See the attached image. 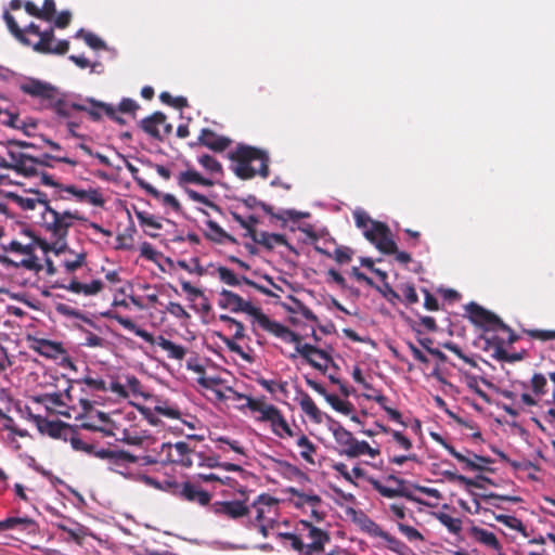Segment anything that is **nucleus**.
Wrapping results in <instances>:
<instances>
[{"instance_id": "f257e3e1", "label": "nucleus", "mask_w": 555, "mask_h": 555, "mask_svg": "<svg viewBox=\"0 0 555 555\" xmlns=\"http://www.w3.org/2000/svg\"><path fill=\"white\" fill-rule=\"evenodd\" d=\"M3 20L10 34L23 46L31 47L40 54L64 55L69 50L68 40H56L53 27L41 30L40 27L30 23L25 28H21L14 16L5 10Z\"/></svg>"}, {"instance_id": "f03ea898", "label": "nucleus", "mask_w": 555, "mask_h": 555, "mask_svg": "<svg viewBox=\"0 0 555 555\" xmlns=\"http://www.w3.org/2000/svg\"><path fill=\"white\" fill-rule=\"evenodd\" d=\"M18 89L38 100L40 108L51 111L59 120L70 119L74 111L86 109L85 104L69 100L55 86L37 78H26L18 83Z\"/></svg>"}, {"instance_id": "7ed1b4c3", "label": "nucleus", "mask_w": 555, "mask_h": 555, "mask_svg": "<svg viewBox=\"0 0 555 555\" xmlns=\"http://www.w3.org/2000/svg\"><path fill=\"white\" fill-rule=\"evenodd\" d=\"M231 166L236 177L242 180L253 179L256 175L267 178L269 176V157L266 152L245 144H238L229 154Z\"/></svg>"}, {"instance_id": "20e7f679", "label": "nucleus", "mask_w": 555, "mask_h": 555, "mask_svg": "<svg viewBox=\"0 0 555 555\" xmlns=\"http://www.w3.org/2000/svg\"><path fill=\"white\" fill-rule=\"evenodd\" d=\"M353 218L357 228L362 230L364 237L380 253L389 255L396 251V242L386 223L373 220L363 209L354 210Z\"/></svg>"}, {"instance_id": "39448f33", "label": "nucleus", "mask_w": 555, "mask_h": 555, "mask_svg": "<svg viewBox=\"0 0 555 555\" xmlns=\"http://www.w3.org/2000/svg\"><path fill=\"white\" fill-rule=\"evenodd\" d=\"M67 441L70 442V446L74 450L85 452L101 460H108L112 464L117 466L133 464V462L137 461L135 455L128 451L109 449L95 450L92 443L83 441L78 436V433L74 426L72 427V433L67 436Z\"/></svg>"}, {"instance_id": "423d86ee", "label": "nucleus", "mask_w": 555, "mask_h": 555, "mask_svg": "<svg viewBox=\"0 0 555 555\" xmlns=\"http://www.w3.org/2000/svg\"><path fill=\"white\" fill-rule=\"evenodd\" d=\"M301 339L302 338L299 334L293 332L289 328L283 338V340L286 343L295 344L296 353L300 354L312 367L324 374L327 370V364H334L333 358L324 349H320L310 344H301Z\"/></svg>"}, {"instance_id": "0eeeda50", "label": "nucleus", "mask_w": 555, "mask_h": 555, "mask_svg": "<svg viewBox=\"0 0 555 555\" xmlns=\"http://www.w3.org/2000/svg\"><path fill=\"white\" fill-rule=\"evenodd\" d=\"M165 489L182 501L196 503L206 506L211 500V494L203 490L198 485L190 480L178 482L176 480H166Z\"/></svg>"}, {"instance_id": "6e6552de", "label": "nucleus", "mask_w": 555, "mask_h": 555, "mask_svg": "<svg viewBox=\"0 0 555 555\" xmlns=\"http://www.w3.org/2000/svg\"><path fill=\"white\" fill-rule=\"evenodd\" d=\"M46 229L52 233L57 240L54 244L56 246L60 242H64L69 228L73 225V220H85L77 211L72 212L69 210L60 212L56 209H50V212L43 215Z\"/></svg>"}, {"instance_id": "1a4fd4ad", "label": "nucleus", "mask_w": 555, "mask_h": 555, "mask_svg": "<svg viewBox=\"0 0 555 555\" xmlns=\"http://www.w3.org/2000/svg\"><path fill=\"white\" fill-rule=\"evenodd\" d=\"M160 453H166L162 462L179 464L186 468L194 465V459H202V453L191 449L184 441H179L175 444L169 442L163 443Z\"/></svg>"}, {"instance_id": "9d476101", "label": "nucleus", "mask_w": 555, "mask_h": 555, "mask_svg": "<svg viewBox=\"0 0 555 555\" xmlns=\"http://www.w3.org/2000/svg\"><path fill=\"white\" fill-rule=\"evenodd\" d=\"M333 437L335 442L338 444V453L350 459L358 457L359 451L361 452L365 444L360 443L353 435L341 425H337L333 428Z\"/></svg>"}, {"instance_id": "9b49d317", "label": "nucleus", "mask_w": 555, "mask_h": 555, "mask_svg": "<svg viewBox=\"0 0 555 555\" xmlns=\"http://www.w3.org/2000/svg\"><path fill=\"white\" fill-rule=\"evenodd\" d=\"M140 127L145 133L158 141H163L165 137L172 132V125L167 122V117L162 112H155L143 118Z\"/></svg>"}, {"instance_id": "f8f14e48", "label": "nucleus", "mask_w": 555, "mask_h": 555, "mask_svg": "<svg viewBox=\"0 0 555 555\" xmlns=\"http://www.w3.org/2000/svg\"><path fill=\"white\" fill-rule=\"evenodd\" d=\"M218 305L222 309H228L232 312H245L251 317H255L259 308L251 305V302L244 300L240 295L222 289L219 293Z\"/></svg>"}, {"instance_id": "ddd939ff", "label": "nucleus", "mask_w": 555, "mask_h": 555, "mask_svg": "<svg viewBox=\"0 0 555 555\" xmlns=\"http://www.w3.org/2000/svg\"><path fill=\"white\" fill-rule=\"evenodd\" d=\"M466 312L469 320L478 326L489 325L498 328H507V324H505L496 314L476 302H469L466 306Z\"/></svg>"}, {"instance_id": "4468645a", "label": "nucleus", "mask_w": 555, "mask_h": 555, "mask_svg": "<svg viewBox=\"0 0 555 555\" xmlns=\"http://www.w3.org/2000/svg\"><path fill=\"white\" fill-rule=\"evenodd\" d=\"M34 160L22 152L15 149L10 150L7 146V156L0 154V167L3 169L14 170L16 173L25 177V172H29L30 164Z\"/></svg>"}, {"instance_id": "2eb2a0df", "label": "nucleus", "mask_w": 555, "mask_h": 555, "mask_svg": "<svg viewBox=\"0 0 555 555\" xmlns=\"http://www.w3.org/2000/svg\"><path fill=\"white\" fill-rule=\"evenodd\" d=\"M242 203L249 209L260 207L266 214L282 221H286L287 219L298 221L300 219L309 217L308 212H301L294 209H286L281 211L280 214H275L273 212L272 206L266 204L264 202L258 201L255 195H248L247 197L242 199Z\"/></svg>"}, {"instance_id": "dca6fc26", "label": "nucleus", "mask_w": 555, "mask_h": 555, "mask_svg": "<svg viewBox=\"0 0 555 555\" xmlns=\"http://www.w3.org/2000/svg\"><path fill=\"white\" fill-rule=\"evenodd\" d=\"M29 348L40 356L56 360L60 357L66 356L67 351L60 341H53L44 338L28 337Z\"/></svg>"}, {"instance_id": "f3484780", "label": "nucleus", "mask_w": 555, "mask_h": 555, "mask_svg": "<svg viewBox=\"0 0 555 555\" xmlns=\"http://www.w3.org/2000/svg\"><path fill=\"white\" fill-rule=\"evenodd\" d=\"M35 422L38 430L42 435H47L54 439H63L67 441L68 434L72 433V425L64 423L60 420L50 421L42 416H35Z\"/></svg>"}, {"instance_id": "a211bd4d", "label": "nucleus", "mask_w": 555, "mask_h": 555, "mask_svg": "<svg viewBox=\"0 0 555 555\" xmlns=\"http://www.w3.org/2000/svg\"><path fill=\"white\" fill-rule=\"evenodd\" d=\"M26 155L34 160V163L30 164L29 172L28 171L25 172L26 178H31V177L38 176L39 169H42L44 167L52 168L54 166L53 162L65 163L73 167L77 165L76 160H74L69 157H66V156H55V155H50L48 153L36 155V154L27 153V152H26Z\"/></svg>"}, {"instance_id": "6ab92c4d", "label": "nucleus", "mask_w": 555, "mask_h": 555, "mask_svg": "<svg viewBox=\"0 0 555 555\" xmlns=\"http://www.w3.org/2000/svg\"><path fill=\"white\" fill-rule=\"evenodd\" d=\"M232 143V140L228 137L219 135L209 128H203L197 138V141L190 143V146L203 145L207 149L221 153L225 151Z\"/></svg>"}, {"instance_id": "aec40b11", "label": "nucleus", "mask_w": 555, "mask_h": 555, "mask_svg": "<svg viewBox=\"0 0 555 555\" xmlns=\"http://www.w3.org/2000/svg\"><path fill=\"white\" fill-rule=\"evenodd\" d=\"M55 288H64L66 291H69L74 294H83L85 296H93L99 294L103 287L104 284L101 280H93L91 283H81L77 281L75 276H72L68 280V283L65 282V280L56 281L53 285Z\"/></svg>"}, {"instance_id": "412c9836", "label": "nucleus", "mask_w": 555, "mask_h": 555, "mask_svg": "<svg viewBox=\"0 0 555 555\" xmlns=\"http://www.w3.org/2000/svg\"><path fill=\"white\" fill-rule=\"evenodd\" d=\"M211 511L218 516L238 519L249 514V507L243 501H217L211 504Z\"/></svg>"}, {"instance_id": "4be33fe9", "label": "nucleus", "mask_w": 555, "mask_h": 555, "mask_svg": "<svg viewBox=\"0 0 555 555\" xmlns=\"http://www.w3.org/2000/svg\"><path fill=\"white\" fill-rule=\"evenodd\" d=\"M44 250H51V246L46 245ZM52 249L54 250L55 255H62L65 253H69L74 258H65L62 260V267L65 270V273L73 274L75 271H77L79 268L83 267L87 262V254L85 251L75 254L73 250L68 249L66 244L63 243L59 247L53 246Z\"/></svg>"}, {"instance_id": "5701e85b", "label": "nucleus", "mask_w": 555, "mask_h": 555, "mask_svg": "<svg viewBox=\"0 0 555 555\" xmlns=\"http://www.w3.org/2000/svg\"><path fill=\"white\" fill-rule=\"evenodd\" d=\"M232 327H234V334L232 338L219 332L216 333L217 337L227 346V348L230 351L241 356L243 359H248V356L244 352L242 347L235 341L243 339L245 336V327L243 323L236 320L235 323L232 324Z\"/></svg>"}, {"instance_id": "b1692460", "label": "nucleus", "mask_w": 555, "mask_h": 555, "mask_svg": "<svg viewBox=\"0 0 555 555\" xmlns=\"http://www.w3.org/2000/svg\"><path fill=\"white\" fill-rule=\"evenodd\" d=\"M367 482L373 487L375 491H377L382 496L393 499V498H405L413 502H421L417 498H415L411 492H409L405 488H389L384 486L379 480L374 477H367Z\"/></svg>"}, {"instance_id": "393cba45", "label": "nucleus", "mask_w": 555, "mask_h": 555, "mask_svg": "<svg viewBox=\"0 0 555 555\" xmlns=\"http://www.w3.org/2000/svg\"><path fill=\"white\" fill-rule=\"evenodd\" d=\"M137 184L146 191L152 197L156 199H160L164 205L170 206L175 211L179 212L181 210V205L179 201L172 194H162L157 189L146 182L144 179L133 176Z\"/></svg>"}, {"instance_id": "a878e982", "label": "nucleus", "mask_w": 555, "mask_h": 555, "mask_svg": "<svg viewBox=\"0 0 555 555\" xmlns=\"http://www.w3.org/2000/svg\"><path fill=\"white\" fill-rule=\"evenodd\" d=\"M246 406L253 411L261 414L260 421L271 423L280 413V410L273 405L264 402L263 399L248 398Z\"/></svg>"}, {"instance_id": "bb28decb", "label": "nucleus", "mask_w": 555, "mask_h": 555, "mask_svg": "<svg viewBox=\"0 0 555 555\" xmlns=\"http://www.w3.org/2000/svg\"><path fill=\"white\" fill-rule=\"evenodd\" d=\"M258 236L256 244L263 246L268 250H272L276 245H283L294 254H298L296 248L287 242L284 234L261 231Z\"/></svg>"}, {"instance_id": "cd10ccee", "label": "nucleus", "mask_w": 555, "mask_h": 555, "mask_svg": "<svg viewBox=\"0 0 555 555\" xmlns=\"http://www.w3.org/2000/svg\"><path fill=\"white\" fill-rule=\"evenodd\" d=\"M111 318H113L124 328H126L130 332H133L137 336L141 337L144 341H146L151 345H157L158 336L154 337L153 334H151L146 330L139 327L131 319L122 317L118 313L112 314Z\"/></svg>"}, {"instance_id": "c85d7f7f", "label": "nucleus", "mask_w": 555, "mask_h": 555, "mask_svg": "<svg viewBox=\"0 0 555 555\" xmlns=\"http://www.w3.org/2000/svg\"><path fill=\"white\" fill-rule=\"evenodd\" d=\"M207 231L205 237L214 243L222 244L229 242L231 244H237V240L231 234L227 233L216 221H206Z\"/></svg>"}, {"instance_id": "c756f323", "label": "nucleus", "mask_w": 555, "mask_h": 555, "mask_svg": "<svg viewBox=\"0 0 555 555\" xmlns=\"http://www.w3.org/2000/svg\"><path fill=\"white\" fill-rule=\"evenodd\" d=\"M431 438L441 444L454 459H456L459 462L465 464L466 468L469 470H483V466L477 465L473 460L467 457L466 455L462 454L461 452L456 451L453 446L448 443L439 434L431 433Z\"/></svg>"}, {"instance_id": "7c9ffc66", "label": "nucleus", "mask_w": 555, "mask_h": 555, "mask_svg": "<svg viewBox=\"0 0 555 555\" xmlns=\"http://www.w3.org/2000/svg\"><path fill=\"white\" fill-rule=\"evenodd\" d=\"M257 323L267 332L273 334L274 336L283 339L288 327L271 320L268 315H266L261 309L259 308L258 312L254 317Z\"/></svg>"}, {"instance_id": "2f4dec72", "label": "nucleus", "mask_w": 555, "mask_h": 555, "mask_svg": "<svg viewBox=\"0 0 555 555\" xmlns=\"http://www.w3.org/2000/svg\"><path fill=\"white\" fill-rule=\"evenodd\" d=\"M257 323L267 332L273 334L274 336L283 339L288 327L271 320L268 315H266L261 309L259 308L258 312L254 317Z\"/></svg>"}, {"instance_id": "473e14b6", "label": "nucleus", "mask_w": 555, "mask_h": 555, "mask_svg": "<svg viewBox=\"0 0 555 555\" xmlns=\"http://www.w3.org/2000/svg\"><path fill=\"white\" fill-rule=\"evenodd\" d=\"M190 183L199 184L204 186H212L215 181L203 177L199 172L194 169H188L182 171L178 176V185L185 190L186 185Z\"/></svg>"}, {"instance_id": "72a5a7b5", "label": "nucleus", "mask_w": 555, "mask_h": 555, "mask_svg": "<svg viewBox=\"0 0 555 555\" xmlns=\"http://www.w3.org/2000/svg\"><path fill=\"white\" fill-rule=\"evenodd\" d=\"M299 405L301 411L315 424H321L323 421V414L312 400V398L302 392L299 399Z\"/></svg>"}, {"instance_id": "f704fd0d", "label": "nucleus", "mask_w": 555, "mask_h": 555, "mask_svg": "<svg viewBox=\"0 0 555 555\" xmlns=\"http://www.w3.org/2000/svg\"><path fill=\"white\" fill-rule=\"evenodd\" d=\"M470 534L472 537H474L479 543L492 548V550H495V551H499L501 550V543L500 541L498 540L496 535L491 532V531H488L483 528H479L477 526H473L470 528Z\"/></svg>"}, {"instance_id": "c9c22d12", "label": "nucleus", "mask_w": 555, "mask_h": 555, "mask_svg": "<svg viewBox=\"0 0 555 555\" xmlns=\"http://www.w3.org/2000/svg\"><path fill=\"white\" fill-rule=\"evenodd\" d=\"M157 346L167 351L168 358L170 359L180 361L183 360L186 354V349L183 346L175 344L163 335L158 336Z\"/></svg>"}, {"instance_id": "e433bc0d", "label": "nucleus", "mask_w": 555, "mask_h": 555, "mask_svg": "<svg viewBox=\"0 0 555 555\" xmlns=\"http://www.w3.org/2000/svg\"><path fill=\"white\" fill-rule=\"evenodd\" d=\"M299 525L301 526V531H307L306 537L311 541H321L323 544L330 542L331 537L328 532L314 527L311 521L300 520Z\"/></svg>"}, {"instance_id": "4c0bfd02", "label": "nucleus", "mask_w": 555, "mask_h": 555, "mask_svg": "<svg viewBox=\"0 0 555 555\" xmlns=\"http://www.w3.org/2000/svg\"><path fill=\"white\" fill-rule=\"evenodd\" d=\"M76 199L78 202H86L96 207H103L105 204V199L102 193L96 189L89 190H78L76 194Z\"/></svg>"}, {"instance_id": "58836bf2", "label": "nucleus", "mask_w": 555, "mask_h": 555, "mask_svg": "<svg viewBox=\"0 0 555 555\" xmlns=\"http://www.w3.org/2000/svg\"><path fill=\"white\" fill-rule=\"evenodd\" d=\"M34 525V520L27 517H9L4 520H0V531L12 529L27 530Z\"/></svg>"}, {"instance_id": "ea45409f", "label": "nucleus", "mask_w": 555, "mask_h": 555, "mask_svg": "<svg viewBox=\"0 0 555 555\" xmlns=\"http://www.w3.org/2000/svg\"><path fill=\"white\" fill-rule=\"evenodd\" d=\"M60 530L67 533L68 538L67 540L74 541L77 544H81L85 537H86V529L80 524H75L74 527H68L65 524H57L56 525Z\"/></svg>"}, {"instance_id": "a19ab883", "label": "nucleus", "mask_w": 555, "mask_h": 555, "mask_svg": "<svg viewBox=\"0 0 555 555\" xmlns=\"http://www.w3.org/2000/svg\"><path fill=\"white\" fill-rule=\"evenodd\" d=\"M198 164L211 175H223L221 163L208 154L199 156Z\"/></svg>"}, {"instance_id": "79ce46f5", "label": "nucleus", "mask_w": 555, "mask_h": 555, "mask_svg": "<svg viewBox=\"0 0 555 555\" xmlns=\"http://www.w3.org/2000/svg\"><path fill=\"white\" fill-rule=\"evenodd\" d=\"M297 446L301 448L300 456L308 463L314 464L312 454L315 453V446L309 440L306 435H301L297 440Z\"/></svg>"}, {"instance_id": "37998d69", "label": "nucleus", "mask_w": 555, "mask_h": 555, "mask_svg": "<svg viewBox=\"0 0 555 555\" xmlns=\"http://www.w3.org/2000/svg\"><path fill=\"white\" fill-rule=\"evenodd\" d=\"M270 424L272 427V431L276 436H279V437H283L284 435H286L288 437L294 436V433H293L291 426L288 425V423L286 422L285 417L282 415L281 412L275 416L274 421H272Z\"/></svg>"}, {"instance_id": "c03bdc74", "label": "nucleus", "mask_w": 555, "mask_h": 555, "mask_svg": "<svg viewBox=\"0 0 555 555\" xmlns=\"http://www.w3.org/2000/svg\"><path fill=\"white\" fill-rule=\"evenodd\" d=\"M315 250L323 255H326L327 257H333L335 259V261L340 264L348 263L349 261H351L352 251L348 247H337L334 250L333 255H331L330 253H327L326 250H324L321 247H315Z\"/></svg>"}, {"instance_id": "a18cd8bd", "label": "nucleus", "mask_w": 555, "mask_h": 555, "mask_svg": "<svg viewBox=\"0 0 555 555\" xmlns=\"http://www.w3.org/2000/svg\"><path fill=\"white\" fill-rule=\"evenodd\" d=\"M326 401L335 411L340 412L345 415H348L353 411V404L351 402L341 400L336 395H331L326 397Z\"/></svg>"}, {"instance_id": "49530a36", "label": "nucleus", "mask_w": 555, "mask_h": 555, "mask_svg": "<svg viewBox=\"0 0 555 555\" xmlns=\"http://www.w3.org/2000/svg\"><path fill=\"white\" fill-rule=\"evenodd\" d=\"M76 38H82L85 42L94 50L105 48V42L101 38H99L92 33L86 31L85 29H79L76 33Z\"/></svg>"}, {"instance_id": "de8ad7c7", "label": "nucleus", "mask_w": 555, "mask_h": 555, "mask_svg": "<svg viewBox=\"0 0 555 555\" xmlns=\"http://www.w3.org/2000/svg\"><path fill=\"white\" fill-rule=\"evenodd\" d=\"M547 379L542 373H534L530 379V387L535 396L546 393Z\"/></svg>"}, {"instance_id": "09e8293b", "label": "nucleus", "mask_w": 555, "mask_h": 555, "mask_svg": "<svg viewBox=\"0 0 555 555\" xmlns=\"http://www.w3.org/2000/svg\"><path fill=\"white\" fill-rule=\"evenodd\" d=\"M218 278L221 282L230 286H238L241 284L242 278L240 279L231 269L227 267H219L217 269Z\"/></svg>"}, {"instance_id": "8fccbe9b", "label": "nucleus", "mask_w": 555, "mask_h": 555, "mask_svg": "<svg viewBox=\"0 0 555 555\" xmlns=\"http://www.w3.org/2000/svg\"><path fill=\"white\" fill-rule=\"evenodd\" d=\"M438 520L454 534L460 533L462 530V520L460 518H454L449 514L441 513L438 515Z\"/></svg>"}, {"instance_id": "3c124183", "label": "nucleus", "mask_w": 555, "mask_h": 555, "mask_svg": "<svg viewBox=\"0 0 555 555\" xmlns=\"http://www.w3.org/2000/svg\"><path fill=\"white\" fill-rule=\"evenodd\" d=\"M79 328L85 334V341L81 344L82 346L91 348H103L106 346L107 341L104 338L98 336L96 334L83 327Z\"/></svg>"}, {"instance_id": "603ef678", "label": "nucleus", "mask_w": 555, "mask_h": 555, "mask_svg": "<svg viewBox=\"0 0 555 555\" xmlns=\"http://www.w3.org/2000/svg\"><path fill=\"white\" fill-rule=\"evenodd\" d=\"M56 311L59 313H61L62 315L81 319L82 321H85L86 323L90 324L91 326H94V322L92 320H90L89 318L85 317L79 310H77L75 308H72L68 305L59 304L56 306Z\"/></svg>"}, {"instance_id": "864d4df0", "label": "nucleus", "mask_w": 555, "mask_h": 555, "mask_svg": "<svg viewBox=\"0 0 555 555\" xmlns=\"http://www.w3.org/2000/svg\"><path fill=\"white\" fill-rule=\"evenodd\" d=\"M159 99L164 104L172 106L178 109H182L189 105L186 98L184 96H172L169 92H162Z\"/></svg>"}, {"instance_id": "5fc2aeb1", "label": "nucleus", "mask_w": 555, "mask_h": 555, "mask_svg": "<svg viewBox=\"0 0 555 555\" xmlns=\"http://www.w3.org/2000/svg\"><path fill=\"white\" fill-rule=\"evenodd\" d=\"M86 103L90 104V106L86 105V109H79V112H86L90 116V118L94 121H99L102 118V114L104 111L98 106L95 103H102L93 98H87Z\"/></svg>"}, {"instance_id": "6e6d98bb", "label": "nucleus", "mask_w": 555, "mask_h": 555, "mask_svg": "<svg viewBox=\"0 0 555 555\" xmlns=\"http://www.w3.org/2000/svg\"><path fill=\"white\" fill-rule=\"evenodd\" d=\"M382 539L387 543V547L390 551H392L399 555H403L404 551L408 550V546L403 542H401L400 540H398L396 537L391 535L387 531L385 532V534L383 535Z\"/></svg>"}, {"instance_id": "4d7b16f0", "label": "nucleus", "mask_w": 555, "mask_h": 555, "mask_svg": "<svg viewBox=\"0 0 555 555\" xmlns=\"http://www.w3.org/2000/svg\"><path fill=\"white\" fill-rule=\"evenodd\" d=\"M398 530L410 541H424V535L414 527L403 522L397 524Z\"/></svg>"}, {"instance_id": "13d9d810", "label": "nucleus", "mask_w": 555, "mask_h": 555, "mask_svg": "<svg viewBox=\"0 0 555 555\" xmlns=\"http://www.w3.org/2000/svg\"><path fill=\"white\" fill-rule=\"evenodd\" d=\"M192 266L186 260H178L177 264L184 271L189 273H196L197 275H203L205 273L204 268L201 266L198 258L191 259Z\"/></svg>"}, {"instance_id": "bf43d9fd", "label": "nucleus", "mask_w": 555, "mask_h": 555, "mask_svg": "<svg viewBox=\"0 0 555 555\" xmlns=\"http://www.w3.org/2000/svg\"><path fill=\"white\" fill-rule=\"evenodd\" d=\"M380 428L383 429L384 433H390L393 440L399 444L400 448H402L403 450H410L412 449V441L405 437L403 434H401L400 431H397V430H389L387 427L385 426H380Z\"/></svg>"}, {"instance_id": "052dcab7", "label": "nucleus", "mask_w": 555, "mask_h": 555, "mask_svg": "<svg viewBox=\"0 0 555 555\" xmlns=\"http://www.w3.org/2000/svg\"><path fill=\"white\" fill-rule=\"evenodd\" d=\"M135 217L142 225H146L156 230L162 229V223L156 221L152 215L145 211L135 210Z\"/></svg>"}, {"instance_id": "680f3d73", "label": "nucleus", "mask_w": 555, "mask_h": 555, "mask_svg": "<svg viewBox=\"0 0 555 555\" xmlns=\"http://www.w3.org/2000/svg\"><path fill=\"white\" fill-rule=\"evenodd\" d=\"M41 20L51 22L56 14V7L54 0H44L43 5L40 9Z\"/></svg>"}, {"instance_id": "e2e57ef3", "label": "nucleus", "mask_w": 555, "mask_h": 555, "mask_svg": "<svg viewBox=\"0 0 555 555\" xmlns=\"http://www.w3.org/2000/svg\"><path fill=\"white\" fill-rule=\"evenodd\" d=\"M525 333L534 339L542 341L555 339V331L548 330H526Z\"/></svg>"}, {"instance_id": "0e129e2a", "label": "nucleus", "mask_w": 555, "mask_h": 555, "mask_svg": "<svg viewBox=\"0 0 555 555\" xmlns=\"http://www.w3.org/2000/svg\"><path fill=\"white\" fill-rule=\"evenodd\" d=\"M11 198L25 210H34L37 205L35 197H24L17 194H11Z\"/></svg>"}, {"instance_id": "69168bd1", "label": "nucleus", "mask_w": 555, "mask_h": 555, "mask_svg": "<svg viewBox=\"0 0 555 555\" xmlns=\"http://www.w3.org/2000/svg\"><path fill=\"white\" fill-rule=\"evenodd\" d=\"M167 312L178 319H190V313L178 302L170 301L166 307Z\"/></svg>"}, {"instance_id": "338daca9", "label": "nucleus", "mask_w": 555, "mask_h": 555, "mask_svg": "<svg viewBox=\"0 0 555 555\" xmlns=\"http://www.w3.org/2000/svg\"><path fill=\"white\" fill-rule=\"evenodd\" d=\"M139 107V104L134 100L130 98H124L120 101L117 111L124 114H134Z\"/></svg>"}, {"instance_id": "774afa93", "label": "nucleus", "mask_w": 555, "mask_h": 555, "mask_svg": "<svg viewBox=\"0 0 555 555\" xmlns=\"http://www.w3.org/2000/svg\"><path fill=\"white\" fill-rule=\"evenodd\" d=\"M364 530L372 537L383 538L385 534V530L375 521L370 518H366L363 525Z\"/></svg>"}]
</instances>
